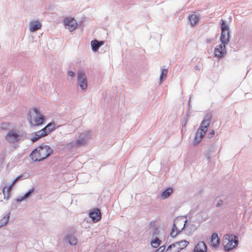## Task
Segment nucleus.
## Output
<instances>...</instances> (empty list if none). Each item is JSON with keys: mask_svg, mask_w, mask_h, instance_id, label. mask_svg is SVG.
<instances>
[{"mask_svg": "<svg viewBox=\"0 0 252 252\" xmlns=\"http://www.w3.org/2000/svg\"><path fill=\"white\" fill-rule=\"evenodd\" d=\"M189 242L186 240H182L179 242H177L175 244L176 247L179 249V251L185 248L189 244Z\"/></svg>", "mask_w": 252, "mask_h": 252, "instance_id": "obj_16", "label": "nucleus"}, {"mask_svg": "<svg viewBox=\"0 0 252 252\" xmlns=\"http://www.w3.org/2000/svg\"><path fill=\"white\" fill-rule=\"evenodd\" d=\"M55 129V125L53 123H52L48 124L45 127L43 128V129L47 133V135H48L50 132L54 130Z\"/></svg>", "mask_w": 252, "mask_h": 252, "instance_id": "obj_20", "label": "nucleus"}, {"mask_svg": "<svg viewBox=\"0 0 252 252\" xmlns=\"http://www.w3.org/2000/svg\"><path fill=\"white\" fill-rule=\"evenodd\" d=\"M13 186V185L11 183L9 186H5L3 188L2 193L3 195V199L7 200L9 198Z\"/></svg>", "mask_w": 252, "mask_h": 252, "instance_id": "obj_12", "label": "nucleus"}, {"mask_svg": "<svg viewBox=\"0 0 252 252\" xmlns=\"http://www.w3.org/2000/svg\"><path fill=\"white\" fill-rule=\"evenodd\" d=\"M194 252H207V246L202 241L199 242L194 249Z\"/></svg>", "mask_w": 252, "mask_h": 252, "instance_id": "obj_13", "label": "nucleus"}, {"mask_svg": "<svg viewBox=\"0 0 252 252\" xmlns=\"http://www.w3.org/2000/svg\"><path fill=\"white\" fill-rule=\"evenodd\" d=\"M103 44L102 42H99L96 40H94L91 41V45L94 51H96L99 47Z\"/></svg>", "mask_w": 252, "mask_h": 252, "instance_id": "obj_19", "label": "nucleus"}, {"mask_svg": "<svg viewBox=\"0 0 252 252\" xmlns=\"http://www.w3.org/2000/svg\"><path fill=\"white\" fill-rule=\"evenodd\" d=\"M78 84L82 90H86L87 87V81L85 73L79 71L77 74Z\"/></svg>", "mask_w": 252, "mask_h": 252, "instance_id": "obj_8", "label": "nucleus"}, {"mask_svg": "<svg viewBox=\"0 0 252 252\" xmlns=\"http://www.w3.org/2000/svg\"><path fill=\"white\" fill-rule=\"evenodd\" d=\"M211 119V117L210 116H207L206 119L202 121L200 127L198 130H201L202 132H204L205 134L210 125Z\"/></svg>", "mask_w": 252, "mask_h": 252, "instance_id": "obj_10", "label": "nucleus"}, {"mask_svg": "<svg viewBox=\"0 0 252 252\" xmlns=\"http://www.w3.org/2000/svg\"><path fill=\"white\" fill-rule=\"evenodd\" d=\"M167 70L166 69H162L161 73V74L160 75V81H162V79L163 78L166 77V74H167Z\"/></svg>", "mask_w": 252, "mask_h": 252, "instance_id": "obj_26", "label": "nucleus"}, {"mask_svg": "<svg viewBox=\"0 0 252 252\" xmlns=\"http://www.w3.org/2000/svg\"><path fill=\"white\" fill-rule=\"evenodd\" d=\"M53 153L52 149L48 145H41L34 150L30 154L31 159L34 161L42 160Z\"/></svg>", "mask_w": 252, "mask_h": 252, "instance_id": "obj_2", "label": "nucleus"}, {"mask_svg": "<svg viewBox=\"0 0 252 252\" xmlns=\"http://www.w3.org/2000/svg\"><path fill=\"white\" fill-rule=\"evenodd\" d=\"M222 204V201L220 200V202L218 203L217 206H219L220 204Z\"/></svg>", "mask_w": 252, "mask_h": 252, "instance_id": "obj_34", "label": "nucleus"}, {"mask_svg": "<svg viewBox=\"0 0 252 252\" xmlns=\"http://www.w3.org/2000/svg\"><path fill=\"white\" fill-rule=\"evenodd\" d=\"M189 18L192 26L195 25L199 20L198 16L196 14H191L189 16Z\"/></svg>", "mask_w": 252, "mask_h": 252, "instance_id": "obj_18", "label": "nucleus"}, {"mask_svg": "<svg viewBox=\"0 0 252 252\" xmlns=\"http://www.w3.org/2000/svg\"><path fill=\"white\" fill-rule=\"evenodd\" d=\"M215 134V131L213 130H212L209 133L208 137L209 138H211L213 137V136Z\"/></svg>", "mask_w": 252, "mask_h": 252, "instance_id": "obj_30", "label": "nucleus"}, {"mask_svg": "<svg viewBox=\"0 0 252 252\" xmlns=\"http://www.w3.org/2000/svg\"><path fill=\"white\" fill-rule=\"evenodd\" d=\"M205 134L204 133V132H202V131L201 130H197L196 136L193 141V144L194 145H196L198 144H199L200 142L201 141L202 139L203 138Z\"/></svg>", "mask_w": 252, "mask_h": 252, "instance_id": "obj_14", "label": "nucleus"}, {"mask_svg": "<svg viewBox=\"0 0 252 252\" xmlns=\"http://www.w3.org/2000/svg\"><path fill=\"white\" fill-rule=\"evenodd\" d=\"M187 220L183 218H176L174 220L173 226L170 233L172 237H175L185 226Z\"/></svg>", "mask_w": 252, "mask_h": 252, "instance_id": "obj_4", "label": "nucleus"}, {"mask_svg": "<svg viewBox=\"0 0 252 252\" xmlns=\"http://www.w3.org/2000/svg\"><path fill=\"white\" fill-rule=\"evenodd\" d=\"M178 249L175 244L173 243L168 247L165 252H179Z\"/></svg>", "mask_w": 252, "mask_h": 252, "instance_id": "obj_21", "label": "nucleus"}, {"mask_svg": "<svg viewBox=\"0 0 252 252\" xmlns=\"http://www.w3.org/2000/svg\"><path fill=\"white\" fill-rule=\"evenodd\" d=\"M161 242V241L158 238H155L151 242L152 246L154 248H158Z\"/></svg>", "mask_w": 252, "mask_h": 252, "instance_id": "obj_24", "label": "nucleus"}, {"mask_svg": "<svg viewBox=\"0 0 252 252\" xmlns=\"http://www.w3.org/2000/svg\"><path fill=\"white\" fill-rule=\"evenodd\" d=\"M165 247L164 246H162L160 247L155 252H163L165 250Z\"/></svg>", "mask_w": 252, "mask_h": 252, "instance_id": "obj_29", "label": "nucleus"}, {"mask_svg": "<svg viewBox=\"0 0 252 252\" xmlns=\"http://www.w3.org/2000/svg\"><path fill=\"white\" fill-rule=\"evenodd\" d=\"M68 243L71 245H75L77 242V240L75 237L69 235L66 237Z\"/></svg>", "mask_w": 252, "mask_h": 252, "instance_id": "obj_23", "label": "nucleus"}, {"mask_svg": "<svg viewBox=\"0 0 252 252\" xmlns=\"http://www.w3.org/2000/svg\"><path fill=\"white\" fill-rule=\"evenodd\" d=\"M34 191V189L32 188V189L31 190H29V191H28L27 193H26L24 196H23L22 197V199H24L25 198H28L30 194H31L32 192H33Z\"/></svg>", "mask_w": 252, "mask_h": 252, "instance_id": "obj_27", "label": "nucleus"}, {"mask_svg": "<svg viewBox=\"0 0 252 252\" xmlns=\"http://www.w3.org/2000/svg\"><path fill=\"white\" fill-rule=\"evenodd\" d=\"M38 135V134H37L36 133H34V136L32 137L31 139L32 142H34L40 138V137H39V136Z\"/></svg>", "mask_w": 252, "mask_h": 252, "instance_id": "obj_28", "label": "nucleus"}, {"mask_svg": "<svg viewBox=\"0 0 252 252\" xmlns=\"http://www.w3.org/2000/svg\"><path fill=\"white\" fill-rule=\"evenodd\" d=\"M172 189L169 188L165 190L161 194V196L162 198L165 199L168 197L170 194L172 193Z\"/></svg>", "mask_w": 252, "mask_h": 252, "instance_id": "obj_22", "label": "nucleus"}, {"mask_svg": "<svg viewBox=\"0 0 252 252\" xmlns=\"http://www.w3.org/2000/svg\"><path fill=\"white\" fill-rule=\"evenodd\" d=\"M28 120L32 126H37L42 125L45 119L36 108H33L29 112Z\"/></svg>", "mask_w": 252, "mask_h": 252, "instance_id": "obj_3", "label": "nucleus"}, {"mask_svg": "<svg viewBox=\"0 0 252 252\" xmlns=\"http://www.w3.org/2000/svg\"><path fill=\"white\" fill-rule=\"evenodd\" d=\"M8 219H9V217H4L3 218V220H4V224H6L7 221H8Z\"/></svg>", "mask_w": 252, "mask_h": 252, "instance_id": "obj_32", "label": "nucleus"}, {"mask_svg": "<svg viewBox=\"0 0 252 252\" xmlns=\"http://www.w3.org/2000/svg\"><path fill=\"white\" fill-rule=\"evenodd\" d=\"M237 237L232 234H226L224 236V250L229 251L238 245Z\"/></svg>", "mask_w": 252, "mask_h": 252, "instance_id": "obj_5", "label": "nucleus"}, {"mask_svg": "<svg viewBox=\"0 0 252 252\" xmlns=\"http://www.w3.org/2000/svg\"><path fill=\"white\" fill-rule=\"evenodd\" d=\"M22 136L19 132L15 130H10L5 136L6 139L11 143L18 142L21 139Z\"/></svg>", "mask_w": 252, "mask_h": 252, "instance_id": "obj_6", "label": "nucleus"}, {"mask_svg": "<svg viewBox=\"0 0 252 252\" xmlns=\"http://www.w3.org/2000/svg\"><path fill=\"white\" fill-rule=\"evenodd\" d=\"M68 74L71 77H74L75 76V73L72 71H69Z\"/></svg>", "mask_w": 252, "mask_h": 252, "instance_id": "obj_31", "label": "nucleus"}, {"mask_svg": "<svg viewBox=\"0 0 252 252\" xmlns=\"http://www.w3.org/2000/svg\"><path fill=\"white\" fill-rule=\"evenodd\" d=\"M89 217L94 222L99 221L101 218L100 211L98 209H94L89 213Z\"/></svg>", "mask_w": 252, "mask_h": 252, "instance_id": "obj_9", "label": "nucleus"}, {"mask_svg": "<svg viewBox=\"0 0 252 252\" xmlns=\"http://www.w3.org/2000/svg\"><path fill=\"white\" fill-rule=\"evenodd\" d=\"M221 33L220 38L221 44L216 47L214 50L215 56L220 58L226 53L225 46L229 39V32L227 25L222 19L221 20Z\"/></svg>", "mask_w": 252, "mask_h": 252, "instance_id": "obj_1", "label": "nucleus"}, {"mask_svg": "<svg viewBox=\"0 0 252 252\" xmlns=\"http://www.w3.org/2000/svg\"><path fill=\"white\" fill-rule=\"evenodd\" d=\"M63 23L66 29L70 32H72L76 29L78 23L76 20L73 18L67 17L64 19Z\"/></svg>", "mask_w": 252, "mask_h": 252, "instance_id": "obj_7", "label": "nucleus"}, {"mask_svg": "<svg viewBox=\"0 0 252 252\" xmlns=\"http://www.w3.org/2000/svg\"><path fill=\"white\" fill-rule=\"evenodd\" d=\"M41 24L38 21H32L30 24V31L34 32L41 28Z\"/></svg>", "mask_w": 252, "mask_h": 252, "instance_id": "obj_15", "label": "nucleus"}, {"mask_svg": "<svg viewBox=\"0 0 252 252\" xmlns=\"http://www.w3.org/2000/svg\"><path fill=\"white\" fill-rule=\"evenodd\" d=\"M210 244V246L214 249H216L220 245V240L217 233H214L212 235Z\"/></svg>", "mask_w": 252, "mask_h": 252, "instance_id": "obj_11", "label": "nucleus"}, {"mask_svg": "<svg viewBox=\"0 0 252 252\" xmlns=\"http://www.w3.org/2000/svg\"><path fill=\"white\" fill-rule=\"evenodd\" d=\"M86 143V140L85 138L83 137H79L74 143H72V147H76L78 146H83Z\"/></svg>", "mask_w": 252, "mask_h": 252, "instance_id": "obj_17", "label": "nucleus"}, {"mask_svg": "<svg viewBox=\"0 0 252 252\" xmlns=\"http://www.w3.org/2000/svg\"><path fill=\"white\" fill-rule=\"evenodd\" d=\"M20 178V176H18L17 177L14 181L12 183V185H14L16 182Z\"/></svg>", "mask_w": 252, "mask_h": 252, "instance_id": "obj_33", "label": "nucleus"}, {"mask_svg": "<svg viewBox=\"0 0 252 252\" xmlns=\"http://www.w3.org/2000/svg\"><path fill=\"white\" fill-rule=\"evenodd\" d=\"M35 133H36L37 134H38V136H39V137L41 138L42 137H44L47 135V133L45 132V131L42 128V129L38 130L36 131Z\"/></svg>", "mask_w": 252, "mask_h": 252, "instance_id": "obj_25", "label": "nucleus"}]
</instances>
